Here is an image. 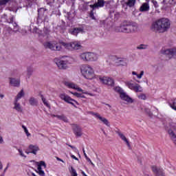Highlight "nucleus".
Masks as SVG:
<instances>
[{
  "mask_svg": "<svg viewBox=\"0 0 176 176\" xmlns=\"http://www.w3.org/2000/svg\"><path fill=\"white\" fill-rule=\"evenodd\" d=\"M63 43H64L47 41L44 43V46L46 49H50L51 50H61L63 49Z\"/></svg>",
  "mask_w": 176,
  "mask_h": 176,
  "instance_id": "0eeeda50",
  "label": "nucleus"
},
{
  "mask_svg": "<svg viewBox=\"0 0 176 176\" xmlns=\"http://www.w3.org/2000/svg\"><path fill=\"white\" fill-rule=\"evenodd\" d=\"M56 160L58 162H62V163H64V160H61L60 158L56 157Z\"/></svg>",
  "mask_w": 176,
  "mask_h": 176,
  "instance_id": "09e8293b",
  "label": "nucleus"
},
{
  "mask_svg": "<svg viewBox=\"0 0 176 176\" xmlns=\"http://www.w3.org/2000/svg\"><path fill=\"white\" fill-rule=\"evenodd\" d=\"M152 170L156 175L158 176H164V173H163V170L156 167V166H152Z\"/></svg>",
  "mask_w": 176,
  "mask_h": 176,
  "instance_id": "aec40b11",
  "label": "nucleus"
},
{
  "mask_svg": "<svg viewBox=\"0 0 176 176\" xmlns=\"http://www.w3.org/2000/svg\"><path fill=\"white\" fill-rule=\"evenodd\" d=\"M59 98L65 102H67V104H71L75 108H76V105H79V102L78 101L72 99L69 96L67 95L65 93H61L59 94Z\"/></svg>",
  "mask_w": 176,
  "mask_h": 176,
  "instance_id": "6e6552de",
  "label": "nucleus"
},
{
  "mask_svg": "<svg viewBox=\"0 0 176 176\" xmlns=\"http://www.w3.org/2000/svg\"><path fill=\"white\" fill-rule=\"evenodd\" d=\"M90 17L93 19V20H96V18L94 17V14L92 12H91L90 14Z\"/></svg>",
  "mask_w": 176,
  "mask_h": 176,
  "instance_id": "49530a36",
  "label": "nucleus"
},
{
  "mask_svg": "<svg viewBox=\"0 0 176 176\" xmlns=\"http://www.w3.org/2000/svg\"><path fill=\"white\" fill-rule=\"evenodd\" d=\"M140 12H148L149 10V3H144L140 8Z\"/></svg>",
  "mask_w": 176,
  "mask_h": 176,
  "instance_id": "393cba45",
  "label": "nucleus"
},
{
  "mask_svg": "<svg viewBox=\"0 0 176 176\" xmlns=\"http://www.w3.org/2000/svg\"><path fill=\"white\" fill-rule=\"evenodd\" d=\"M13 104V109L16 111V112H23V107H21V104L20 102H19V100H14Z\"/></svg>",
  "mask_w": 176,
  "mask_h": 176,
  "instance_id": "a211bd4d",
  "label": "nucleus"
},
{
  "mask_svg": "<svg viewBox=\"0 0 176 176\" xmlns=\"http://www.w3.org/2000/svg\"><path fill=\"white\" fill-rule=\"evenodd\" d=\"M54 118H56L58 120H63V122H68V118L63 114L56 115Z\"/></svg>",
  "mask_w": 176,
  "mask_h": 176,
  "instance_id": "a878e982",
  "label": "nucleus"
},
{
  "mask_svg": "<svg viewBox=\"0 0 176 176\" xmlns=\"http://www.w3.org/2000/svg\"><path fill=\"white\" fill-rule=\"evenodd\" d=\"M126 86H127V87H129V89H130L131 90H133L135 84H134V82H133V80H129V81H126L125 82Z\"/></svg>",
  "mask_w": 176,
  "mask_h": 176,
  "instance_id": "bb28decb",
  "label": "nucleus"
},
{
  "mask_svg": "<svg viewBox=\"0 0 176 176\" xmlns=\"http://www.w3.org/2000/svg\"><path fill=\"white\" fill-rule=\"evenodd\" d=\"M152 3H153L154 6L155 8H157V1H155V0H153L152 1Z\"/></svg>",
  "mask_w": 176,
  "mask_h": 176,
  "instance_id": "c03bdc74",
  "label": "nucleus"
},
{
  "mask_svg": "<svg viewBox=\"0 0 176 176\" xmlns=\"http://www.w3.org/2000/svg\"><path fill=\"white\" fill-rule=\"evenodd\" d=\"M1 97H3V96H1Z\"/></svg>",
  "mask_w": 176,
  "mask_h": 176,
  "instance_id": "864d4df0",
  "label": "nucleus"
},
{
  "mask_svg": "<svg viewBox=\"0 0 176 176\" xmlns=\"http://www.w3.org/2000/svg\"><path fill=\"white\" fill-rule=\"evenodd\" d=\"M98 79L102 85H107V86H113L115 81L110 77L99 76Z\"/></svg>",
  "mask_w": 176,
  "mask_h": 176,
  "instance_id": "9b49d317",
  "label": "nucleus"
},
{
  "mask_svg": "<svg viewBox=\"0 0 176 176\" xmlns=\"http://www.w3.org/2000/svg\"><path fill=\"white\" fill-rule=\"evenodd\" d=\"M170 20L166 18H162L152 23L151 28L155 32H166L170 28Z\"/></svg>",
  "mask_w": 176,
  "mask_h": 176,
  "instance_id": "f257e3e1",
  "label": "nucleus"
},
{
  "mask_svg": "<svg viewBox=\"0 0 176 176\" xmlns=\"http://www.w3.org/2000/svg\"><path fill=\"white\" fill-rule=\"evenodd\" d=\"M107 107H109V108H111V105H109V104H107Z\"/></svg>",
  "mask_w": 176,
  "mask_h": 176,
  "instance_id": "603ef678",
  "label": "nucleus"
},
{
  "mask_svg": "<svg viewBox=\"0 0 176 176\" xmlns=\"http://www.w3.org/2000/svg\"><path fill=\"white\" fill-rule=\"evenodd\" d=\"M104 6V1L103 0H98L97 3H95L94 5H91L90 7L93 9L96 8H102Z\"/></svg>",
  "mask_w": 176,
  "mask_h": 176,
  "instance_id": "4be33fe9",
  "label": "nucleus"
},
{
  "mask_svg": "<svg viewBox=\"0 0 176 176\" xmlns=\"http://www.w3.org/2000/svg\"><path fill=\"white\" fill-rule=\"evenodd\" d=\"M22 129H23V131L28 138H31V133L28 131V129H27V126L23 125Z\"/></svg>",
  "mask_w": 176,
  "mask_h": 176,
  "instance_id": "c756f323",
  "label": "nucleus"
},
{
  "mask_svg": "<svg viewBox=\"0 0 176 176\" xmlns=\"http://www.w3.org/2000/svg\"><path fill=\"white\" fill-rule=\"evenodd\" d=\"M120 97L121 100L126 102V104H133V102H134V99L130 97V96H129L126 92L122 94Z\"/></svg>",
  "mask_w": 176,
  "mask_h": 176,
  "instance_id": "2eb2a0df",
  "label": "nucleus"
},
{
  "mask_svg": "<svg viewBox=\"0 0 176 176\" xmlns=\"http://www.w3.org/2000/svg\"><path fill=\"white\" fill-rule=\"evenodd\" d=\"M18 152H19L20 156H21V157H24V159L27 158V155H25V154H24V152H23L22 149L19 148Z\"/></svg>",
  "mask_w": 176,
  "mask_h": 176,
  "instance_id": "4c0bfd02",
  "label": "nucleus"
},
{
  "mask_svg": "<svg viewBox=\"0 0 176 176\" xmlns=\"http://www.w3.org/2000/svg\"><path fill=\"white\" fill-rule=\"evenodd\" d=\"M160 53L162 56H168L169 58L176 57V48H162Z\"/></svg>",
  "mask_w": 176,
  "mask_h": 176,
  "instance_id": "9d476101",
  "label": "nucleus"
},
{
  "mask_svg": "<svg viewBox=\"0 0 176 176\" xmlns=\"http://www.w3.org/2000/svg\"><path fill=\"white\" fill-rule=\"evenodd\" d=\"M116 91L119 93L120 97V96H122V94H124V90H123V89L120 88V87H116Z\"/></svg>",
  "mask_w": 176,
  "mask_h": 176,
  "instance_id": "f704fd0d",
  "label": "nucleus"
},
{
  "mask_svg": "<svg viewBox=\"0 0 176 176\" xmlns=\"http://www.w3.org/2000/svg\"><path fill=\"white\" fill-rule=\"evenodd\" d=\"M84 156H85L86 160H87V159H89V157H87V154H86V153H85V151H84Z\"/></svg>",
  "mask_w": 176,
  "mask_h": 176,
  "instance_id": "8fccbe9b",
  "label": "nucleus"
},
{
  "mask_svg": "<svg viewBox=\"0 0 176 176\" xmlns=\"http://www.w3.org/2000/svg\"><path fill=\"white\" fill-rule=\"evenodd\" d=\"M169 135L173 141V142L176 145V135L173 131H168Z\"/></svg>",
  "mask_w": 176,
  "mask_h": 176,
  "instance_id": "c85d7f7f",
  "label": "nucleus"
},
{
  "mask_svg": "<svg viewBox=\"0 0 176 176\" xmlns=\"http://www.w3.org/2000/svg\"><path fill=\"white\" fill-rule=\"evenodd\" d=\"M62 45L63 47L68 50H79V49H82V44L79 41H73L69 43H63Z\"/></svg>",
  "mask_w": 176,
  "mask_h": 176,
  "instance_id": "1a4fd4ad",
  "label": "nucleus"
},
{
  "mask_svg": "<svg viewBox=\"0 0 176 176\" xmlns=\"http://www.w3.org/2000/svg\"><path fill=\"white\" fill-rule=\"evenodd\" d=\"M38 152H39V146L34 144H30L28 149L25 151L27 155H30V153L37 155Z\"/></svg>",
  "mask_w": 176,
  "mask_h": 176,
  "instance_id": "ddd939ff",
  "label": "nucleus"
},
{
  "mask_svg": "<svg viewBox=\"0 0 176 176\" xmlns=\"http://www.w3.org/2000/svg\"><path fill=\"white\" fill-rule=\"evenodd\" d=\"M80 57L83 61H97L98 60V55L94 52L82 53Z\"/></svg>",
  "mask_w": 176,
  "mask_h": 176,
  "instance_id": "423d86ee",
  "label": "nucleus"
},
{
  "mask_svg": "<svg viewBox=\"0 0 176 176\" xmlns=\"http://www.w3.org/2000/svg\"><path fill=\"white\" fill-rule=\"evenodd\" d=\"M138 98L139 100H146V95L144 94H140L139 95H138Z\"/></svg>",
  "mask_w": 176,
  "mask_h": 176,
  "instance_id": "e433bc0d",
  "label": "nucleus"
},
{
  "mask_svg": "<svg viewBox=\"0 0 176 176\" xmlns=\"http://www.w3.org/2000/svg\"><path fill=\"white\" fill-rule=\"evenodd\" d=\"M29 103L30 105H38V100H36L35 98H30L29 99Z\"/></svg>",
  "mask_w": 176,
  "mask_h": 176,
  "instance_id": "7c9ffc66",
  "label": "nucleus"
},
{
  "mask_svg": "<svg viewBox=\"0 0 176 176\" xmlns=\"http://www.w3.org/2000/svg\"><path fill=\"white\" fill-rule=\"evenodd\" d=\"M138 23L135 22H123L117 28L118 32H124L125 34H134L138 31Z\"/></svg>",
  "mask_w": 176,
  "mask_h": 176,
  "instance_id": "20e7f679",
  "label": "nucleus"
},
{
  "mask_svg": "<svg viewBox=\"0 0 176 176\" xmlns=\"http://www.w3.org/2000/svg\"><path fill=\"white\" fill-rule=\"evenodd\" d=\"M147 48H148V45H146L145 44H141L137 47V49H138L139 50H145Z\"/></svg>",
  "mask_w": 176,
  "mask_h": 176,
  "instance_id": "c9c22d12",
  "label": "nucleus"
},
{
  "mask_svg": "<svg viewBox=\"0 0 176 176\" xmlns=\"http://www.w3.org/2000/svg\"><path fill=\"white\" fill-rule=\"evenodd\" d=\"M24 96H25V93L24 92V90H21L18 94L16 95V96L14 98L15 101H19V100H21V98H23V97H24Z\"/></svg>",
  "mask_w": 176,
  "mask_h": 176,
  "instance_id": "5701e85b",
  "label": "nucleus"
},
{
  "mask_svg": "<svg viewBox=\"0 0 176 176\" xmlns=\"http://www.w3.org/2000/svg\"><path fill=\"white\" fill-rule=\"evenodd\" d=\"M169 105L173 109H175V111H176V99H174L173 100L170 102Z\"/></svg>",
  "mask_w": 176,
  "mask_h": 176,
  "instance_id": "72a5a7b5",
  "label": "nucleus"
},
{
  "mask_svg": "<svg viewBox=\"0 0 176 176\" xmlns=\"http://www.w3.org/2000/svg\"><path fill=\"white\" fill-rule=\"evenodd\" d=\"M55 63L59 69H68L69 65L75 63V60L73 58L69 57L65 60L56 59Z\"/></svg>",
  "mask_w": 176,
  "mask_h": 176,
  "instance_id": "39448f33",
  "label": "nucleus"
},
{
  "mask_svg": "<svg viewBox=\"0 0 176 176\" xmlns=\"http://www.w3.org/2000/svg\"><path fill=\"white\" fill-rule=\"evenodd\" d=\"M91 114L94 116H95V118L96 119H98V120H100V122H101V123H102L103 124H105V126H107V127H109V126H110L109 121H108L107 118H105L103 116H101V115H100L97 113H91Z\"/></svg>",
  "mask_w": 176,
  "mask_h": 176,
  "instance_id": "4468645a",
  "label": "nucleus"
},
{
  "mask_svg": "<svg viewBox=\"0 0 176 176\" xmlns=\"http://www.w3.org/2000/svg\"><path fill=\"white\" fill-rule=\"evenodd\" d=\"M69 171L72 176H78V173H76V170L74 168V166H70L69 168Z\"/></svg>",
  "mask_w": 176,
  "mask_h": 176,
  "instance_id": "2f4dec72",
  "label": "nucleus"
},
{
  "mask_svg": "<svg viewBox=\"0 0 176 176\" xmlns=\"http://www.w3.org/2000/svg\"><path fill=\"white\" fill-rule=\"evenodd\" d=\"M41 100H42L44 105H45V107H47V108H50V104L49 103V101H47V100H46V98H45L43 97V96H41Z\"/></svg>",
  "mask_w": 176,
  "mask_h": 176,
  "instance_id": "473e14b6",
  "label": "nucleus"
},
{
  "mask_svg": "<svg viewBox=\"0 0 176 176\" xmlns=\"http://www.w3.org/2000/svg\"><path fill=\"white\" fill-rule=\"evenodd\" d=\"M11 0H0V5H6Z\"/></svg>",
  "mask_w": 176,
  "mask_h": 176,
  "instance_id": "a19ab883",
  "label": "nucleus"
},
{
  "mask_svg": "<svg viewBox=\"0 0 176 176\" xmlns=\"http://www.w3.org/2000/svg\"><path fill=\"white\" fill-rule=\"evenodd\" d=\"M71 157L72 159H74V160H79V159H78V157H76L75 155H71Z\"/></svg>",
  "mask_w": 176,
  "mask_h": 176,
  "instance_id": "de8ad7c7",
  "label": "nucleus"
},
{
  "mask_svg": "<svg viewBox=\"0 0 176 176\" xmlns=\"http://www.w3.org/2000/svg\"><path fill=\"white\" fill-rule=\"evenodd\" d=\"M80 72L84 79L87 80H94L96 79V72L94 68L90 65L83 64L80 66Z\"/></svg>",
  "mask_w": 176,
  "mask_h": 176,
  "instance_id": "7ed1b4c3",
  "label": "nucleus"
},
{
  "mask_svg": "<svg viewBox=\"0 0 176 176\" xmlns=\"http://www.w3.org/2000/svg\"><path fill=\"white\" fill-rule=\"evenodd\" d=\"M14 31H15V32L19 31V26L17 25V24L14 23Z\"/></svg>",
  "mask_w": 176,
  "mask_h": 176,
  "instance_id": "79ce46f5",
  "label": "nucleus"
},
{
  "mask_svg": "<svg viewBox=\"0 0 176 176\" xmlns=\"http://www.w3.org/2000/svg\"><path fill=\"white\" fill-rule=\"evenodd\" d=\"M118 136L128 146H130V143L129 142V140H127V138H126V135L122 133H118Z\"/></svg>",
  "mask_w": 176,
  "mask_h": 176,
  "instance_id": "b1692460",
  "label": "nucleus"
},
{
  "mask_svg": "<svg viewBox=\"0 0 176 176\" xmlns=\"http://www.w3.org/2000/svg\"><path fill=\"white\" fill-rule=\"evenodd\" d=\"M74 133L76 137H82L83 133L82 132V128L78 125H74L73 126Z\"/></svg>",
  "mask_w": 176,
  "mask_h": 176,
  "instance_id": "f3484780",
  "label": "nucleus"
},
{
  "mask_svg": "<svg viewBox=\"0 0 176 176\" xmlns=\"http://www.w3.org/2000/svg\"><path fill=\"white\" fill-rule=\"evenodd\" d=\"M87 162H88V163H89V164H91V166H92V167H96V164H94V163H93V162L91 161V160H90V158H87Z\"/></svg>",
  "mask_w": 176,
  "mask_h": 176,
  "instance_id": "ea45409f",
  "label": "nucleus"
},
{
  "mask_svg": "<svg viewBox=\"0 0 176 176\" xmlns=\"http://www.w3.org/2000/svg\"><path fill=\"white\" fill-rule=\"evenodd\" d=\"M8 80L10 86H12L13 87H19V86H20V79L19 78L10 77Z\"/></svg>",
  "mask_w": 176,
  "mask_h": 176,
  "instance_id": "dca6fc26",
  "label": "nucleus"
},
{
  "mask_svg": "<svg viewBox=\"0 0 176 176\" xmlns=\"http://www.w3.org/2000/svg\"><path fill=\"white\" fill-rule=\"evenodd\" d=\"M36 164L37 166V170H36V173H38V175L41 176L45 175V171L42 170V167L46 168V163L45 162V161H40L38 162H36Z\"/></svg>",
  "mask_w": 176,
  "mask_h": 176,
  "instance_id": "f8f14e48",
  "label": "nucleus"
},
{
  "mask_svg": "<svg viewBox=\"0 0 176 176\" xmlns=\"http://www.w3.org/2000/svg\"><path fill=\"white\" fill-rule=\"evenodd\" d=\"M10 167V163H8L6 165V168L4 169V172H6V170Z\"/></svg>",
  "mask_w": 176,
  "mask_h": 176,
  "instance_id": "37998d69",
  "label": "nucleus"
},
{
  "mask_svg": "<svg viewBox=\"0 0 176 176\" xmlns=\"http://www.w3.org/2000/svg\"><path fill=\"white\" fill-rule=\"evenodd\" d=\"M69 32L72 35H78L80 32H83V30L82 28H76L71 29Z\"/></svg>",
  "mask_w": 176,
  "mask_h": 176,
  "instance_id": "412c9836",
  "label": "nucleus"
},
{
  "mask_svg": "<svg viewBox=\"0 0 176 176\" xmlns=\"http://www.w3.org/2000/svg\"><path fill=\"white\" fill-rule=\"evenodd\" d=\"M0 144H3V137L0 134Z\"/></svg>",
  "mask_w": 176,
  "mask_h": 176,
  "instance_id": "a18cd8bd",
  "label": "nucleus"
},
{
  "mask_svg": "<svg viewBox=\"0 0 176 176\" xmlns=\"http://www.w3.org/2000/svg\"><path fill=\"white\" fill-rule=\"evenodd\" d=\"M64 85L66 87H67V89H72L73 90H76V91H79L80 93L72 92L71 91H69L70 94H72L73 96L77 97L78 98H86L85 94H87L88 96H93V94L89 93V91L83 90L82 88L80 87L79 85H78L76 83L74 82L65 81Z\"/></svg>",
  "mask_w": 176,
  "mask_h": 176,
  "instance_id": "f03ea898",
  "label": "nucleus"
},
{
  "mask_svg": "<svg viewBox=\"0 0 176 176\" xmlns=\"http://www.w3.org/2000/svg\"><path fill=\"white\" fill-rule=\"evenodd\" d=\"M145 72L144 71H141L140 73H138L137 72H133L132 75L133 76V79L135 80H137L138 79H142V76H144Z\"/></svg>",
  "mask_w": 176,
  "mask_h": 176,
  "instance_id": "6ab92c4d",
  "label": "nucleus"
},
{
  "mask_svg": "<svg viewBox=\"0 0 176 176\" xmlns=\"http://www.w3.org/2000/svg\"><path fill=\"white\" fill-rule=\"evenodd\" d=\"M135 3V0H129L127 3L128 6H134V4Z\"/></svg>",
  "mask_w": 176,
  "mask_h": 176,
  "instance_id": "58836bf2",
  "label": "nucleus"
},
{
  "mask_svg": "<svg viewBox=\"0 0 176 176\" xmlns=\"http://www.w3.org/2000/svg\"><path fill=\"white\" fill-rule=\"evenodd\" d=\"M133 91H135V93H141L142 91V87L138 84H135V87H133Z\"/></svg>",
  "mask_w": 176,
  "mask_h": 176,
  "instance_id": "cd10ccee",
  "label": "nucleus"
},
{
  "mask_svg": "<svg viewBox=\"0 0 176 176\" xmlns=\"http://www.w3.org/2000/svg\"><path fill=\"white\" fill-rule=\"evenodd\" d=\"M71 148H72V149H75V147H74V146H71Z\"/></svg>",
  "mask_w": 176,
  "mask_h": 176,
  "instance_id": "3c124183",
  "label": "nucleus"
}]
</instances>
